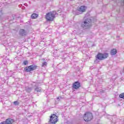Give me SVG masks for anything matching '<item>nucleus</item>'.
Returning <instances> with one entry per match:
<instances>
[{
  "instance_id": "1",
  "label": "nucleus",
  "mask_w": 124,
  "mask_h": 124,
  "mask_svg": "<svg viewBox=\"0 0 124 124\" xmlns=\"http://www.w3.org/2000/svg\"><path fill=\"white\" fill-rule=\"evenodd\" d=\"M55 18H56V12L54 11L48 12L45 16V19L47 22H53Z\"/></svg>"
},
{
  "instance_id": "2",
  "label": "nucleus",
  "mask_w": 124,
  "mask_h": 124,
  "mask_svg": "<svg viewBox=\"0 0 124 124\" xmlns=\"http://www.w3.org/2000/svg\"><path fill=\"white\" fill-rule=\"evenodd\" d=\"M109 57V54L107 53H98L96 56V60H99V61H103L107 59Z\"/></svg>"
},
{
  "instance_id": "3",
  "label": "nucleus",
  "mask_w": 124,
  "mask_h": 124,
  "mask_svg": "<svg viewBox=\"0 0 124 124\" xmlns=\"http://www.w3.org/2000/svg\"><path fill=\"white\" fill-rule=\"evenodd\" d=\"M59 122L58 116L55 114H52L50 116L49 123L50 124H56Z\"/></svg>"
},
{
  "instance_id": "4",
  "label": "nucleus",
  "mask_w": 124,
  "mask_h": 124,
  "mask_svg": "<svg viewBox=\"0 0 124 124\" xmlns=\"http://www.w3.org/2000/svg\"><path fill=\"white\" fill-rule=\"evenodd\" d=\"M85 122H90L93 119V114L90 112H86L83 116Z\"/></svg>"
},
{
  "instance_id": "5",
  "label": "nucleus",
  "mask_w": 124,
  "mask_h": 124,
  "mask_svg": "<svg viewBox=\"0 0 124 124\" xmlns=\"http://www.w3.org/2000/svg\"><path fill=\"white\" fill-rule=\"evenodd\" d=\"M36 69H37V66L35 64H33L26 67L24 70L26 72H31V71L36 70Z\"/></svg>"
},
{
  "instance_id": "6",
  "label": "nucleus",
  "mask_w": 124,
  "mask_h": 124,
  "mask_svg": "<svg viewBox=\"0 0 124 124\" xmlns=\"http://www.w3.org/2000/svg\"><path fill=\"white\" fill-rule=\"evenodd\" d=\"M84 24H82L81 25V27L82 28H85V29H89L90 28H91V27H92V20L90 19H87L86 20H85V21H84Z\"/></svg>"
},
{
  "instance_id": "7",
  "label": "nucleus",
  "mask_w": 124,
  "mask_h": 124,
  "mask_svg": "<svg viewBox=\"0 0 124 124\" xmlns=\"http://www.w3.org/2000/svg\"><path fill=\"white\" fill-rule=\"evenodd\" d=\"M72 88L74 90H78L81 88V83L79 81H75L73 83Z\"/></svg>"
},
{
  "instance_id": "8",
  "label": "nucleus",
  "mask_w": 124,
  "mask_h": 124,
  "mask_svg": "<svg viewBox=\"0 0 124 124\" xmlns=\"http://www.w3.org/2000/svg\"><path fill=\"white\" fill-rule=\"evenodd\" d=\"M15 121L11 118H8L5 121L1 122L0 124H13Z\"/></svg>"
},
{
  "instance_id": "9",
  "label": "nucleus",
  "mask_w": 124,
  "mask_h": 124,
  "mask_svg": "<svg viewBox=\"0 0 124 124\" xmlns=\"http://www.w3.org/2000/svg\"><path fill=\"white\" fill-rule=\"evenodd\" d=\"M86 9L87 7L85 6H81L80 7H78L77 8L78 11H79L80 12H85Z\"/></svg>"
},
{
  "instance_id": "10",
  "label": "nucleus",
  "mask_w": 124,
  "mask_h": 124,
  "mask_svg": "<svg viewBox=\"0 0 124 124\" xmlns=\"http://www.w3.org/2000/svg\"><path fill=\"white\" fill-rule=\"evenodd\" d=\"M19 34L22 35V36H24V35H27V32L24 29H20L19 31Z\"/></svg>"
},
{
  "instance_id": "11",
  "label": "nucleus",
  "mask_w": 124,
  "mask_h": 124,
  "mask_svg": "<svg viewBox=\"0 0 124 124\" xmlns=\"http://www.w3.org/2000/svg\"><path fill=\"white\" fill-rule=\"evenodd\" d=\"M38 17V15L36 14H32L31 15V19H36Z\"/></svg>"
},
{
  "instance_id": "12",
  "label": "nucleus",
  "mask_w": 124,
  "mask_h": 124,
  "mask_svg": "<svg viewBox=\"0 0 124 124\" xmlns=\"http://www.w3.org/2000/svg\"><path fill=\"white\" fill-rule=\"evenodd\" d=\"M111 55H116L117 54V49H113L110 51Z\"/></svg>"
},
{
  "instance_id": "13",
  "label": "nucleus",
  "mask_w": 124,
  "mask_h": 124,
  "mask_svg": "<svg viewBox=\"0 0 124 124\" xmlns=\"http://www.w3.org/2000/svg\"><path fill=\"white\" fill-rule=\"evenodd\" d=\"M119 97L120 98H123V99H124V93L120 94Z\"/></svg>"
},
{
  "instance_id": "14",
  "label": "nucleus",
  "mask_w": 124,
  "mask_h": 124,
  "mask_svg": "<svg viewBox=\"0 0 124 124\" xmlns=\"http://www.w3.org/2000/svg\"><path fill=\"white\" fill-rule=\"evenodd\" d=\"M14 104H15L16 106H17V105H19V102H18V101H16L14 102Z\"/></svg>"
},
{
  "instance_id": "15",
  "label": "nucleus",
  "mask_w": 124,
  "mask_h": 124,
  "mask_svg": "<svg viewBox=\"0 0 124 124\" xmlns=\"http://www.w3.org/2000/svg\"><path fill=\"white\" fill-rule=\"evenodd\" d=\"M43 66H47V62H44L42 64V67H43Z\"/></svg>"
},
{
  "instance_id": "16",
  "label": "nucleus",
  "mask_w": 124,
  "mask_h": 124,
  "mask_svg": "<svg viewBox=\"0 0 124 124\" xmlns=\"http://www.w3.org/2000/svg\"><path fill=\"white\" fill-rule=\"evenodd\" d=\"M23 63H24V65H27V64H28V63H29V62L27 60L24 61L23 62Z\"/></svg>"
},
{
  "instance_id": "17",
  "label": "nucleus",
  "mask_w": 124,
  "mask_h": 124,
  "mask_svg": "<svg viewBox=\"0 0 124 124\" xmlns=\"http://www.w3.org/2000/svg\"><path fill=\"white\" fill-rule=\"evenodd\" d=\"M35 91L37 93L41 92V89H39L38 88L35 89Z\"/></svg>"
},
{
  "instance_id": "18",
  "label": "nucleus",
  "mask_w": 124,
  "mask_h": 124,
  "mask_svg": "<svg viewBox=\"0 0 124 124\" xmlns=\"http://www.w3.org/2000/svg\"><path fill=\"white\" fill-rule=\"evenodd\" d=\"M43 61H45V59H43Z\"/></svg>"
}]
</instances>
